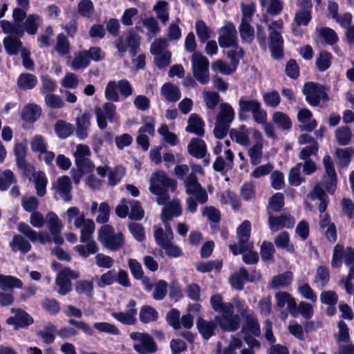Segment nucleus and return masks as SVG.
Here are the masks:
<instances>
[{"instance_id":"f257e3e1","label":"nucleus","mask_w":354,"mask_h":354,"mask_svg":"<svg viewBox=\"0 0 354 354\" xmlns=\"http://www.w3.org/2000/svg\"><path fill=\"white\" fill-rule=\"evenodd\" d=\"M177 183L174 179L169 178L163 171H158L153 173L151 180L149 191L157 196L158 205L165 204L169 199L168 188L172 192L176 189Z\"/></svg>"},{"instance_id":"f03ea898","label":"nucleus","mask_w":354,"mask_h":354,"mask_svg":"<svg viewBox=\"0 0 354 354\" xmlns=\"http://www.w3.org/2000/svg\"><path fill=\"white\" fill-rule=\"evenodd\" d=\"M328 91V87L315 82H306L302 88L306 101L312 106H319L321 100L324 102H328L330 100Z\"/></svg>"},{"instance_id":"7ed1b4c3","label":"nucleus","mask_w":354,"mask_h":354,"mask_svg":"<svg viewBox=\"0 0 354 354\" xmlns=\"http://www.w3.org/2000/svg\"><path fill=\"white\" fill-rule=\"evenodd\" d=\"M99 241L108 249L117 251L124 245L123 234H115L114 228L111 225H102L98 232Z\"/></svg>"},{"instance_id":"20e7f679","label":"nucleus","mask_w":354,"mask_h":354,"mask_svg":"<svg viewBox=\"0 0 354 354\" xmlns=\"http://www.w3.org/2000/svg\"><path fill=\"white\" fill-rule=\"evenodd\" d=\"M234 306H230L221 313V316L215 317V322L224 332H234L238 330L241 325V317L234 313Z\"/></svg>"},{"instance_id":"39448f33","label":"nucleus","mask_w":354,"mask_h":354,"mask_svg":"<svg viewBox=\"0 0 354 354\" xmlns=\"http://www.w3.org/2000/svg\"><path fill=\"white\" fill-rule=\"evenodd\" d=\"M260 279V273L257 272L256 270L249 273L245 267H241L238 271L230 276L229 281L233 288L238 290H242L244 288L245 281L252 283L259 281Z\"/></svg>"},{"instance_id":"423d86ee","label":"nucleus","mask_w":354,"mask_h":354,"mask_svg":"<svg viewBox=\"0 0 354 354\" xmlns=\"http://www.w3.org/2000/svg\"><path fill=\"white\" fill-rule=\"evenodd\" d=\"M79 277L80 273L70 268L65 267L62 269L55 279V283L59 287L58 293L60 295H66L69 293L73 289L71 279H77Z\"/></svg>"},{"instance_id":"0eeeda50","label":"nucleus","mask_w":354,"mask_h":354,"mask_svg":"<svg viewBox=\"0 0 354 354\" xmlns=\"http://www.w3.org/2000/svg\"><path fill=\"white\" fill-rule=\"evenodd\" d=\"M155 241L165 252L167 257L170 258H178L183 254L181 248L172 243L171 240H166L167 237L163 234V229L158 227L154 230Z\"/></svg>"},{"instance_id":"6e6552de","label":"nucleus","mask_w":354,"mask_h":354,"mask_svg":"<svg viewBox=\"0 0 354 354\" xmlns=\"http://www.w3.org/2000/svg\"><path fill=\"white\" fill-rule=\"evenodd\" d=\"M10 312L15 315L8 317L6 322L8 325L13 326L16 330L20 328L26 329L34 323L32 317L21 308H12Z\"/></svg>"},{"instance_id":"1a4fd4ad","label":"nucleus","mask_w":354,"mask_h":354,"mask_svg":"<svg viewBox=\"0 0 354 354\" xmlns=\"http://www.w3.org/2000/svg\"><path fill=\"white\" fill-rule=\"evenodd\" d=\"M297 6L300 9L295 13L293 23L297 26H308L312 19L313 3L311 0H298Z\"/></svg>"},{"instance_id":"9d476101","label":"nucleus","mask_w":354,"mask_h":354,"mask_svg":"<svg viewBox=\"0 0 354 354\" xmlns=\"http://www.w3.org/2000/svg\"><path fill=\"white\" fill-rule=\"evenodd\" d=\"M218 41L219 46L223 48L232 46L238 48L236 30L232 22L227 23L220 29Z\"/></svg>"},{"instance_id":"9b49d317","label":"nucleus","mask_w":354,"mask_h":354,"mask_svg":"<svg viewBox=\"0 0 354 354\" xmlns=\"http://www.w3.org/2000/svg\"><path fill=\"white\" fill-rule=\"evenodd\" d=\"M269 48L273 59H281L284 55L283 39L281 33L277 30H272L269 33Z\"/></svg>"},{"instance_id":"f8f14e48","label":"nucleus","mask_w":354,"mask_h":354,"mask_svg":"<svg viewBox=\"0 0 354 354\" xmlns=\"http://www.w3.org/2000/svg\"><path fill=\"white\" fill-rule=\"evenodd\" d=\"M136 306V301L133 299H131L127 306L128 310L126 313H112L111 316L120 323L125 325H133L135 324L137 315V310L135 308Z\"/></svg>"},{"instance_id":"ddd939ff","label":"nucleus","mask_w":354,"mask_h":354,"mask_svg":"<svg viewBox=\"0 0 354 354\" xmlns=\"http://www.w3.org/2000/svg\"><path fill=\"white\" fill-rule=\"evenodd\" d=\"M140 336V344H136L134 349L139 354L153 353L157 351V345L153 337L147 333H137Z\"/></svg>"},{"instance_id":"4468645a","label":"nucleus","mask_w":354,"mask_h":354,"mask_svg":"<svg viewBox=\"0 0 354 354\" xmlns=\"http://www.w3.org/2000/svg\"><path fill=\"white\" fill-rule=\"evenodd\" d=\"M187 122L188 125L185 129L187 132L192 133L199 137L204 136V127L205 124L198 114L192 113L188 118Z\"/></svg>"},{"instance_id":"2eb2a0df","label":"nucleus","mask_w":354,"mask_h":354,"mask_svg":"<svg viewBox=\"0 0 354 354\" xmlns=\"http://www.w3.org/2000/svg\"><path fill=\"white\" fill-rule=\"evenodd\" d=\"M218 324L213 321H207L202 317H199L196 320V327L198 332L204 339H209L215 335V330Z\"/></svg>"},{"instance_id":"dca6fc26","label":"nucleus","mask_w":354,"mask_h":354,"mask_svg":"<svg viewBox=\"0 0 354 354\" xmlns=\"http://www.w3.org/2000/svg\"><path fill=\"white\" fill-rule=\"evenodd\" d=\"M189 153L196 158H203L207 153L205 142L198 138H192L187 146Z\"/></svg>"},{"instance_id":"f3484780","label":"nucleus","mask_w":354,"mask_h":354,"mask_svg":"<svg viewBox=\"0 0 354 354\" xmlns=\"http://www.w3.org/2000/svg\"><path fill=\"white\" fill-rule=\"evenodd\" d=\"M91 115L88 112H84L80 117L76 119V135L80 140H84L88 137V129L91 125Z\"/></svg>"},{"instance_id":"a211bd4d","label":"nucleus","mask_w":354,"mask_h":354,"mask_svg":"<svg viewBox=\"0 0 354 354\" xmlns=\"http://www.w3.org/2000/svg\"><path fill=\"white\" fill-rule=\"evenodd\" d=\"M41 114V107L35 104H29L25 106L21 113V118L24 121L33 123L36 122Z\"/></svg>"},{"instance_id":"6ab92c4d","label":"nucleus","mask_w":354,"mask_h":354,"mask_svg":"<svg viewBox=\"0 0 354 354\" xmlns=\"http://www.w3.org/2000/svg\"><path fill=\"white\" fill-rule=\"evenodd\" d=\"M160 91L165 100L169 102H176L181 97L179 88L171 82L165 83L162 86Z\"/></svg>"},{"instance_id":"aec40b11","label":"nucleus","mask_w":354,"mask_h":354,"mask_svg":"<svg viewBox=\"0 0 354 354\" xmlns=\"http://www.w3.org/2000/svg\"><path fill=\"white\" fill-rule=\"evenodd\" d=\"M42 22V18L37 14H30L22 24L25 32L35 35Z\"/></svg>"},{"instance_id":"412c9836","label":"nucleus","mask_w":354,"mask_h":354,"mask_svg":"<svg viewBox=\"0 0 354 354\" xmlns=\"http://www.w3.org/2000/svg\"><path fill=\"white\" fill-rule=\"evenodd\" d=\"M313 117L312 112L307 108L301 109L297 113V120L299 122L304 124L302 130L308 132L313 131L317 126V121L313 119L309 123L306 124L308 120H310Z\"/></svg>"},{"instance_id":"4be33fe9","label":"nucleus","mask_w":354,"mask_h":354,"mask_svg":"<svg viewBox=\"0 0 354 354\" xmlns=\"http://www.w3.org/2000/svg\"><path fill=\"white\" fill-rule=\"evenodd\" d=\"M3 44L8 55H15L24 48L21 39L12 36H7L3 40Z\"/></svg>"},{"instance_id":"5701e85b","label":"nucleus","mask_w":354,"mask_h":354,"mask_svg":"<svg viewBox=\"0 0 354 354\" xmlns=\"http://www.w3.org/2000/svg\"><path fill=\"white\" fill-rule=\"evenodd\" d=\"M353 136L351 129L348 125L341 126L335 131V137L339 146L348 145L351 142Z\"/></svg>"},{"instance_id":"b1692460","label":"nucleus","mask_w":354,"mask_h":354,"mask_svg":"<svg viewBox=\"0 0 354 354\" xmlns=\"http://www.w3.org/2000/svg\"><path fill=\"white\" fill-rule=\"evenodd\" d=\"M234 118V111L232 106L227 103L221 104V110L216 115V121L230 125Z\"/></svg>"},{"instance_id":"393cba45","label":"nucleus","mask_w":354,"mask_h":354,"mask_svg":"<svg viewBox=\"0 0 354 354\" xmlns=\"http://www.w3.org/2000/svg\"><path fill=\"white\" fill-rule=\"evenodd\" d=\"M57 189L60 195L66 201L71 200L72 183L68 176L64 175L57 179Z\"/></svg>"},{"instance_id":"a878e982","label":"nucleus","mask_w":354,"mask_h":354,"mask_svg":"<svg viewBox=\"0 0 354 354\" xmlns=\"http://www.w3.org/2000/svg\"><path fill=\"white\" fill-rule=\"evenodd\" d=\"M182 214V209L178 203H170L162 208L161 219L164 223L171 221L174 216H179Z\"/></svg>"},{"instance_id":"bb28decb","label":"nucleus","mask_w":354,"mask_h":354,"mask_svg":"<svg viewBox=\"0 0 354 354\" xmlns=\"http://www.w3.org/2000/svg\"><path fill=\"white\" fill-rule=\"evenodd\" d=\"M10 246L13 252L20 251L22 254H26L31 250V245L29 241L22 236L14 235Z\"/></svg>"},{"instance_id":"cd10ccee","label":"nucleus","mask_w":354,"mask_h":354,"mask_svg":"<svg viewBox=\"0 0 354 354\" xmlns=\"http://www.w3.org/2000/svg\"><path fill=\"white\" fill-rule=\"evenodd\" d=\"M37 77L31 73H21L17 80V86L21 90H30L37 84Z\"/></svg>"},{"instance_id":"c85d7f7f","label":"nucleus","mask_w":354,"mask_h":354,"mask_svg":"<svg viewBox=\"0 0 354 354\" xmlns=\"http://www.w3.org/2000/svg\"><path fill=\"white\" fill-rule=\"evenodd\" d=\"M74 130L73 124L62 120H57L55 124V131L61 139H65L70 136Z\"/></svg>"},{"instance_id":"c756f323","label":"nucleus","mask_w":354,"mask_h":354,"mask_svg":"<svg viewBox=\"0 0 354 354\" xmlns=\"http://www.w3.org/2000/svg\"><path fill=\"white\" fill-rule=\"evenodd\" d=\"M23 283L21 279L11 275L0 274V288L3 290L12 288H21Z\"/></svg>"},{"instance_id":"7c9ffc66","label":"nucleus","mask_w":354,"mask_h":354,"mask_svg":"<svg viewBox=\"0 0 354 354\" xmlns=\"http://www.w3.org/2000/svg\"><path fill=\"white\" fill-rule=\"evenodd\" d=\"M169 5L166 1H158L153 6V10L155 11L157 18L164 24L169 21Z\"/></svg>"},{"instance_id":"2f4dec72","label":"nucleus","mask_w":354,"mask_h":354,"mask_svg":"<svg viewBox=\"0 0 354 354\" xmlns=\"http://www.w3.org/2000/svg\"><path fill=\"white\" fill-rule=\"evenodd\" d=\"M329 281L330 272L328 268L326 266H319L316 270L313 282L322 288L328 283Z\"/></svg>"},{"instance_id":"473e14b6","label":"nucleus","mask_w":354,"mask_h":354,"mask_svg":"<svg viewBox=\"0 0 354 354\" xmlns=\"http://www.w3.org/2000/svg\"><path fill=\"white\" fill-rule=\"evenodd\" d=\"M139 318L144 324L156 322L158 319V313L154 308L145 305L140 309Z\"/></svg>"},{"instance_id":"72a5a7b5","label":"nucleus","mask_w":354,"mask_h":354,"mask_svg":"<svg viewBox=\"0 0 354 354\" xmlns=\"http://www.w3.org/2000/svg\"><path fill=\"white\" fill-rule=\"evenodd\" d=\"M94 284L93 280L80 279L75 283V290L78 295L91 297L93 294Z\"/></svg>"},{"instance_id":"f704fd0d","label":"nucleus","mask_w":354,"mask_h":354,"mask_svg":"<svg viewBox=\"0 0 354 354\" xmlns=\"http://www.w3.org/2000/svg\"><path fill=\"white\" fill-rule=\"evenodd\" d=\"M272 121L282 130H290L292 126L290 117L281 111H276L272 114Z\"/></svg>"},{"instance_id":"c9c22d12","label":"nucleus","mask_w":354,"mask_h":354,"mask_svg":"<svg viewBox=\"0 0 354 354\" xmlns=\"http://www.w3.org/2000/svg\"><path fill=\"white\" fill-rule=\"evenodd\" d=\"M332 54L327 50H322L316 59V66L319 71L324 72L328 70L332 64Z\"/></svg>"},{"instance_id":"e433bc0d","label":"nucleus","mask_w":354,"mask_h":354,"mask_svg":"<svg viewBox=\"0 0 354 354\" xmlns=\"http://www.w3.org/2000/svg\"><path fill=\"white\" fill-rule=\"evenodd\" d=\"M56 332L57 327L53 324L48 323L44 327V330L37 332V336L40 337L45 344H50L53 343Z\"/></svg>"},{"instance_id":"4c0bfd02","label":"nucleus","mask_w":354,"mask_h":354,"mask_svg":"<svg viewBox=\"0 0 354 354\" xmlns=\"http://www.w3.org/2000/svg\"><path fill=\"white\" fill-rule=\"evenodd\" d=\"M274 244L278 248L286 249L290 253L295 252L294 245L290 243V236L288 232H281L274 239Z\"/></svg>"},{"instance_id":"58836bf2","label":"nucleus","mask_w":354,"mask_h":354,"mask_svg":"<svg viewBox=\"0 0 354 354\" xmlns=\"http://www.w3.org/2000/svg\"><path fill=\"white\" fill-rule=\"evenodd\" d=\"M196 32L201 43L206 42L211 37V29L203 20H198L195 25Z\"/></svg>"},{"instance_id":"ea45409f","label":"nucleus","mask_w":354,"mask_h":354,"mask_svg":"<svg viewBox=\"0 0 354 354\" xmlns=\"http://www.w3.org/2000/svg\"><path fill=\"white\" fill-rule=\"evenodd\" d=\"M239 117L241 118L242 112L246 113L251 111L252 113L254 111H257L259 106H261V104L256 100H246L242 97L239 100Z\"/></svg>"},{"instance_id":"a19ab883","label":"nucleus","mask_w":354,"mask_h":354,"mask_svg":"<svg viewBox=\"0 0 354 354\" xmlns=\"http://www.w3.org/2000/svg\"><path fill=\"white\" fill-rule=\"evenodd\" d=\"M48 179L43 171H38L35 177V187L37 196L42 197L46 194Z\"/></svg>"},{"instance_id":"79ce46f5","label":"nucleus","mask_w":354,"mask_h":354,"mask_svg":"<svg viewBox=\"0 0 354 354\" xmlns=\"http://www.w3.org/2000/svg\"><path fill=\"white\" fill-rule=\"evenodd\" d=\"M239 29L242 40L250 42L252 41L254 36V30L250 24L248 20L242 19Z\"/></svg>"},{"instance_id":"37998d69","label":"nucleus","mask_w":354,"mask_h":354,"mask_svg":"<svg viewBox=\"0 0 354 354\" xmlns=\"http://www.w3.org/2000/svg\"><path fill=\"white\" fill-rule=\"evenodd\" d=\"M319 35L324 39L325 42L330 46L335 44L339 38L336 32L328 27H323L319 29Z\"/></svg>"},{"instance_id":"c03bdc74","label":"nucleus","mask_w":354,"mask_h":354,"mask_svg":"<svg viewBox=\"0 0 354 354\" xmlns=\"http://www.w3.org/2000/svg\"><path fill=\"white\" fill-rule=\"evenodd\" d=\"M48 227L51 234H61L62 225L57 215L54 212H49L47 214Z\"/></svg>"},{"instance_id":"a18cd8bd","label":"nucleus","mask_w":354,"mask_h":354,"mask_svg":"<svg viewBox=\"0 0 354 354\" xmlns=\"http://www.w3.org/2000/svg\"><path fill=\"white\" fill-rule=\"evenodd\" d=\"M244 328L255 337H259L261 334V327L257 319L253 315H247L245 317V324Z\"/></svg>"},{"instance_id":"49530a36","label":"nucleus","mask_w":354,"mask_h":354,"mask_svg":"<svg viewBox=\"0 0 354 354\" xmlns=\"http://www.w3.org/2000/svg\"><path fill=\"white\" fill-rule=\"evenodd\" d=\"M275 249L272 242L264 241L260 247V255L263 261H268L274 258Z\"/></svg>"},{"instance_id":"de8ad7c7","label":"nucleus","mask_w":354,"mask_h":354,"mask_svg":"<svg viewBox=\"0 0 354 354\" xmlns=\"http://www.w3.org/2000/svg\"><path fill=\"white\" fill-rule=\"evenodd\" d=\"M263 144L261 142H257L249 150L248 155L250 162L252 165H257L260 163L262 157Z\"/></svg>"},{"instance_id":"09e8293b","label":"nucleus","mask_w":354,"mask_h":354,"mask_svg":"<svg viewBox=\"0 0 354 354\" xmlns=\"http://www.w3.org/2000/svg\"><path fill=\"white\" fill-rule=\"evenodd\" d=\"M353 153L354 149L351 147L345 149H337L336 151V156L340 160L342 167L348 166Z\"/></svg>"},{"instance_id":"8fccbe9b","label":"nucleus","mask_w":354,"mask_h":354,"mask_svg":"<svg viewBox=\"0 0 354 354\" xmlns=\"http://www.w3.org/2000/svg\"><path fill=\"white\" fill-rule=\"evenodd\" d=\"M210 304L213 310L219 313L227 308L229 305L234 306L230 302H223V297L220 294L213 295L210 298Z\"/></svg>"},{"instance_id":"3c124183","label":"nucleus","mask_w":354,"mask_h":354,"mask_svg":"<svg viewBox=\"0 0 354 354\" xmlns=\"http://www.w3.org/2000/svg\"><path fill=\"white\" fill-rule=\"evenodd\" d=\"M53 35L52 26H48L45 28L44 33L37 37L38 46L40 48H48L50 46L53 41L51 37Z\"/></svg>"},{"instance_id":"603ef678","label":"nucleus","mask_w":354,"mask_h":354,"mask_svg":"<svg viewBox=\"0 0 354 354\" xmlns=\"http://www.w3.org/2000/svg\"><path fill=\"white\" fill-rule=\"evenodd\" d=\"M292 279V273L291 272H285L282 274L274 276L271 281L273 288L289 285Z\"/></svg>"},{"instance_id":"864d4df0","label":"nucleus","mask_w":354,"mask_h":354,"mask_svg":"<svg viewBox=\"0 0 354 354\" xmlns=\"http://www.w3.org/2000/svg\"><path fill=\"white\" fill-rule=\"evenodd\" d=\"M125 174V169L122 166H116L113 170L109 171L108 174L109 185L115 186L120 183Z\"/></svg>"},{"instance_id":"5fc2aeb1","label":"nucleus","mask_w":354,"mask_h":354,"mask_svg":"<svg viewBox=\"0 0 354 354\" xmlns=\"http://www.w3.org/2000/svg\"><path fill=\"white\" fill-rule=\"evenodd\" d=\"M41 306L50 315H56L60 311V303L55 299L46 298L43 301Z\"/></svg>"},{"instance_id":"6e6d98bb","label":"nucleus","mask_w":354,"mask_h":354,"mask_svg":"<svg viewBox=\"0 0 354 354\" xmlns=\"http://www.w3.org/2000/svg\"><path fill=\"white\" fill-rule=\"evenodd\" d=\"M94 5L91 0H81L77 5L79 14L84 17H90L94 12Z\"/></svg>"},{"instance_id":"4d7b16f0","label":"nucleus","mask_w":354,"mask_h":354,"mask_svg":"<svg viewBox=\"0 0 354 354\" xmlns=\"http://www.w3.org/2000/svg\"><path fill=\"white\" fill-rule=\"evenodd\" d=\"M168 284L166 281L163 279L159 280L154 286V291L153 292V298L155 300H162L167 293Z\"/></svg>"},{"instance_id":"13d9d810","label":"nucleus","mask_w":354,"mask_h":354,"mask_svg":"<svg viewBox=\"0 0 354 354\" xmlns=\"http://www.w3.org/2000/svg\"><path fill=\"white\" fill-rule=\"evenodd\" d=\"M269 206L276 212H280L284 206V196L281 192L274 194L269 199Z\"/></svg>"},{"instance_id":"bf43d9fd","label":"nucleus","mask_w":354,"mask_h":354,"mask_svg":"<svg viewBox=\"0 0 354 354\" xmlns=\"http://www.w3.org/2000/svg\"><path fill=\"white\" fill-rule=\"evenodd\" d=\"M192 68L209 69V62L208 59L200 52H195L192 57Z\"/></svg>"},{"instance_id":"052dcab7","label":"nucleus","mask_w":354,"mask_h":354,"mask_svg":"<svg viewBox=\"0 0 354 354\" xmlns=\"http://www.w3.org/2000/svg\"><path fill=\"white\" fill-rule=\"evenodd\" d=\"M337 326L339 330L336 338L337 342L348 343L351 340V337L349 334V328L347 324L344 321L340 320L338 322Z\"/></svg>"},{"instance_id":"680f3d73","label":"nucleus","mask_w":354,"mask_h":354,"mask_svg":"<svg viewBox=\"0 0 354 354\" xmlns=\"http://www.w3.org/2000/svg\"><path fill=\"white\" fill-rule=\"evenodd\" d=\"M129 230L136 241L142 242L145 239V231L142 224L131 223L129 225Z\"/></svg>"},{"instance_id":"e2e57ef3","label":"nucleus","mask_w":354,"mask_h":354,"mask_svg":"<svg viewBox=\"0 0 354 354\" xmlns=\"http://www.w3.org/2000/svg\"><path fill=\"white\" fill-rule=\"evenodd\" d=\"M55 50L61 55H66L69 53L70 44L64 33H59L57 37Z\"/></svg>"},{"instance_id":"0e129e2a","label":"nucleus","mask_w":354,"mask_h":354,"mask_svg":"<svg viewBox=\"0 0 354 354\" xmlns=\"http://www.w3.org/2000/svg\"><path fill=\"white\" fill-rule=\"evenodd\" d=\"M128 266L131 273L133 278L136 280H140L144 276V272L142 266L138 260L135 259H129L128 260Z\"/></svg>"},{"instance_id":"69168bd1","label":"nucleus","mask_w":354,"mask_h":354,"mask_svg":"<svg viewBox=\"0 0 354 354\" xmlns=\"http://www.w3.org/2000/svg\"><path fill=\"white\" fill-rule=\"evenodd\" d=\"M91 62L86 50L80 53L79 55L74 58L72 66L75 69L84 68L87 67Z\"/></svg>"},{"instance_id":"338daca9","label":"nucleus","mask_w":354,"mask_h":354,"mask_svg":"<svg viewBox=\"0 0 354 354\" xmlns=\"http://www.w3.org/2000/svg\"><path fill=\"white\" fill-rule=\"evenodd\" d=\"M93 327L99 332L106 333L117 335L120 334V330L115 325L108 322H95Z\"/></svg>"},{"instance_id":"774afa93","label":"nucleus","mask_w":354,"mask_h":354,"mask_svg":"<svg viewBox=\"0 0 354 354\" xmlns=\"http://www.w3.org/2000/svg\"><path fill=\"white\" fill-rule=\"evenodd\" d=\"M286 219V214H281L280 216H275L270 215L268 217V225L272 232H277L280 229L284 227V220Z\"/></svg>"}]
</instances>
